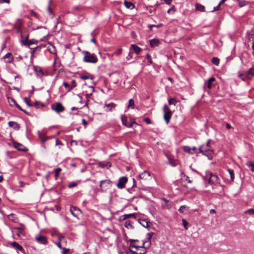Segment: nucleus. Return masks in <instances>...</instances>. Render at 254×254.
Wrapping results in <instances>:
<instances>
[{
  "instance_id": "72a5a7b5",
  "label": "nucleus",
  "mask_w": 254,
  "mask_h": 254,
  "mask_svg": "<svg viewBox=\"0 0 254 254\" xmlns=\"http://www.w3.org/2000/svg\"><path fill=\"white\" fill-rule=\"evenodd\" d=\"M237 1L238 2L239 5L241 7L245 6L248 3V2L246 0H237Z\"/></svg>"
},
{
  "instance_id": "e2e57ef3",
  "label": "nucleus",
  "mask_w": 254,
  "mask_h": 254,
  "mask_svg": "<svg viewBox=\"0 0 254 254\" xmlns=\"http://www.w3.org/2000/svg\"><path fill=\"white\" fill-rule=\"evenodd\" d=\"M9 2H10V0H0V3H9Z\"/></svg>"
},
{
  "instance_id": "de8ad7c7",
  "label": "nucleus",
  "mask_w": 254,
  "mask_h": 254,
  "mask_svg": "<svg viewBox=\"0 0 254 254\" xmlns=\"http://www.w3.org/2000/svg\"><path fill=\"white\" fill-rule=\"evenodd\" d=\"M182 222H183V225L184 227H185V229L187 230L188 229L187 225L188 224V223L184 219H183L182 220Z\"/></svg>"
},
{
  "instance_id": "79ce46f5",
  "label": "nucleus",
  "mask_w": 254,
  "mask_h": 254,
  "mask_svg": "<svg viewBox=\"0 0 254 254\" xmlns=\"http://www.w3.org/2000/svg\"><path fill=\"white\" fill-rule=\"evenodd\" d=\"M169 163L173 167L176 166L178 164V162L176 160H169Z\"/></svg>"
},
{
  "instance_id": "1a4fd4ad",
  "label": "nucleus",
  "mask_w": 254,
  "mask_h": 254,
  "mask_svg": "<svg viewBox=\"0 0 254 254\" xmlns=\"http://www.w3.org/2000/svg\"><path fill=\"white\" fill-rule=\"evenodd\" d=\"M127 182V178L126 177L120 178L119 179L118 183L117 184V187L119 189H123L125 187L126 184Z\"/></svg>"
},
{
  "instance_id": "4468645a",
  "label": "nucleus",
  "mask_w": 254,
  "mask_h": 254,
  "mask_svg": "<svg viewBox=\"0 0 254 254\" xmlns=\"http://www.w3.org/2000/svg\"><path fill=\"white\" fill-rule=\"evenodd\" d=\"M3 59L6 63H11L13 61V57L11 53H7L4 57Z\"/></svg>"
},
{
  "instance_id": "6ab92c4d",
  "label": "nucleus",
  "mask_w": 254,
  "mask_h": 254,
  "mask_svg": "<svg viewBox=\"0 0 254 254\" xmlns=\"http://www.w3.org/2000/svg\"><path fill=\"white\" fill-rule=\"evenodd\" d=\"M136 215V213H130V214H124L120 217V219L121 221H124L128 218H130V217L135 218Z\"/></svg>"
},
{
  "instance_id": "37998d69",
  "label": "nucleus",
  "mask_w": 254,
  "mask_h": 254,
  "mask_svg": "<svg viewBox=\"0 0 254 254\" xmlns=\"http://www.w3.org/2000/svg\"><path fill=\"white\" fill-rule=\"evenodd\" d=\"M163 110L164 113H165V112L166 113L171 112L169 108L168 107V106L167 105H165L164 106Z\"/></svg>"
},
{
  "instance_id": "680f3d73",
  "label": "nucleus",
  "mask_w": 254,
  "mask_h": 254,
  "mask_svg": "<svg viewBox=\"0 0 254 254\" xmlns=\"http://www.w3.org/2000/svg\"><path fill=\"white\" fill-rule=\"evenodd\" d=\"M70 212L71 213V214L74 217H76L77 216V215L75 214L74 213V211L73 210V208H71L70 207Z\"/></svg>"
},
{
  "instance_id": "774afa93",
  "label": "nucleus",
  "mask_w": 254,
  "mask_h": 254,
  "mask_svg": "<svg viewBox=\"0 0 254 254\" xmlns=\"http://www.w3.org/2000/svg\"><path fill=\"white\" fill-rule=\"evenodd\" d=\"M82 123L85 126L87 125V121L84 119H83L82 120Z\"/></svg>"
},
{
  "instance_id": "393cba45",
  "label": "nucleus",
  "mask_w": 254,
  "mask_h": 254,
  "mask_svg": "<svg viewBox=\"0 0 254 254\" xmlns=\"http://www.w3.org/2000/svg\"><path fill=\"white\" fill-rule=\"evenodd\" d=\"M34 70L37 73V75L42 76L44 74L42 69L40 67L34 66Z\"/></svg>"
},
{
  "instance_id": "052dcab7",
  "label": "nucleus",
  "mask_w": 254,
  "mask_h": 254,
  "mask_svg": "<svg viewBox=\"0 0 254 254\" xmlns=\"http://www.w3.org/2000/svg\"><path fill=\"white\" fill-rule=\"evenodd\" d=\"M71 207L73 208V210L74 211H77V212H81L80 209H79L78 208H77V207H74V206H71Z\"/></svg>"
},
{
  "instance_id": "c9c22d12",
  "label": "nucleus",
  "mask_w": 254,
  "mask_h": 254,
  "mask_svg": "<svg viewBox=\"0 0 254 254\" xmlns=\"http://www.w3.org/2000/svg\"><path fill=\"white\" fill-rule=\"evenodd\" d=\"M219 61L220 60L218 58L214 57L212 60V63L216 65H218L219 64Z\"/></svg>"
},
{
  "instance_id": "4c0bfd02",
  "label": "nucleus",
  "mask_w": 254,
  "mask_h": 254,
  "mask_svg": "<svg viewBox=\"0 0 254 254\" xmlns=\"http://www.w3.org/2000/svg\"><path fill=\"white\" fill-rule=\"evenodd\" d=\"M169 105H176L177 103V101L175 98H170L168 100Z\"/></svg>"
},
{
  "instance_id": "dca6fc26",
  "label": "nucleus",
  "mask_w": 254,
  "mask_h": 254,
  "mask_svg": "<svg viewBox=\"0 0 254 254\" xmlns=\"http://www.w3.org/2000/svg\"><path fill=\"white\" fill-rule=\"evenodd\" d=\"M13 232H15L17 236L18 237L24 235V230L21 227L14 228Z\"/></svg>"
},
{
  "instance_id": "4d7b16f0",
  "label": "nucleus",
  "mask_w": 254,
  "mask_h": 254,
  "mask_svg": "<svg viewBox=\"0 0 254 254\" xmlns=\"http://www.w3.org/2000/svg\"><path fill=\"white\" fill-rule=\"evenodd\" d=\"M221 5H219V3L217 6L214 7L213 9L211 11V12H214L215 11H217L220 9V7Z\"/></svg>"
},
{
  "instance_id": "bb28decb",
  "label": "nucleus",
  "mask_w": 254,
  "mask_h": 254,
  "mask_svg": "<svg viewBox=\"0 0 254 254\" xmlns=\"http://www.w3.org/2000/svg\"><path fill=\"white\" fill-rule=\"evenodd\" d=\"M11 246L13 248L17 249V250H18L20 251H23V248L20 245H19L17 242H12L11 243Z\"/></svg>"
},
{
  "instance_id": "338daca9",
  "label": "nucleus",
  "mask_w": 254,
  "mask_h": 254,
  "mask_svg": "<svg viewBox=\"0 0 254 254\" xmlns=\"http://www.w3.org/2000/svg\"><path fill=\"white\" fill-rule=\"evenodd\" d=\"M63 250L64 251L62 252L63 254H66L69 251V249H67L64 248Z\"/></svg>"
},
{
  "instance_id": "ea45409f",
  "label": "nucleus",
  "mask_w": 254,
  "mask_h": 254,
  "mask_svg": "<svg viewBox=\"0 0 254 254\" xmlns=\"http://www.w3.org/2000/svg\"><path fill=\"white\" fill-rule=\"evenodd\" d=\"M124 226L127 228H131L132 227V225L130 221H127L125 222Z\"/></svg>"
},
{
  "instance_id": "6e6d98bb",
  "label": "nucleus",
  "mask_w": 254,
  "mask_h": 254,
  "mask_svg": "<svg viewBox=\"0 0 254 254\" xmlns=\"http://www.w3.org/2000/svg\"><path fill=\"white\" fill-rule=\"evenodd\" d=\"M144 121L148 125H149V124H151V121L150 120V119L148 118H145L144 119Z\"/></svg>"
},
{
  "instance_id": "a19ab883",
  "label": "nucleus",
  "mask_w": 254,
  "mask_h": 254,
  "mask_svg": "<svg viewBox=\"0 0 254 254\" xmlns=\"http://www.w3.org/2000/svg\"><path fill=\"white\" fill-rule=\"evenodd\" d=\"M8 126L11 127H13V125H15L16 126H17V129H19L20 128L19 125L17 123H16V122L10 121V122H8Z\"/></svg>"
},
{
  "instance_id": "5701e85b",
  "label": "nucleus",
  "mask_w": 254,
  "mask_h": 254,
  "mask_svg": "<svg viewBox=\"0 0 254 254\" xmlns=\"http://www.w3.org/2000/svg\"><path fill=\"white\" fill-rule=\"evenodd\" d=\"M124 4H125V6L127 8H128V9H132L134 7V4L132 2H129V1H127L125 0L124 1Z\"/></svg>"
},
{
  "instance_id": "39448f33",
  "label": "nucleus",
  "mask_w": 254,
  "mask_h": 254,
  "mask_svg": "<svg viewBox=\"0 0 254 254\" xmlns=\"http://www.w3.org/2000/svg\"><path fill=\"white\" fill-rule=\"evenodd\" d=\"M111 181L109 180H102L100 182L99 191H104L111 187Z\"/></svg>"
},
{
  "instance_id": "58836bf2",
  "label": "nucleus",
  "mask_w": 254,
  "mask_h": 254,
  "mask_svg": "<svg viewBox=\"0 0 254 254\" xmlns=\"http://www.w3.org/2000/svg\"><path fill=\"white\" fill-rule=\"evenodd\" d=\"M61 170H62V169L61 168H57V169H55V178L56 180L57 179L59 174V173L61 171Z\"/></svg>"
},
{
  "instance_id": "13d9d810",
  "label": "nucleus",
  "mask_w": 254,
  "mask_h": 254,
  "mask_svg": "<svg viewBox=\"0 0 254 254\" xmlns=\"http://www.w3.org/2000/svg\"><path fill=\"white\" fill-rule=\"evenodd\" d=\"M221 5H219V3L217 6L214 7L213 9L211 11V12H214L215 11H217L220 9V7Z\"/></svg>"
},
{
  "instance_id": "9b49d317",
  "label": "nucleus",
  "mask_w": 254,
  "mask_h": 254,
  "mask_svg": "<svg viewBox=\"0 0 254 254\" xmlns=\"http://www.w3.org/2000/svg\"><path fill=\"white\" fill-rule=\"evenodd\" d=\"M150 174L148 171H144L138 176L139 179L144 180H148L150 178Z\"/></svg>"
},
{
  "instance_id": "09e8293b",
  "label": "nucleus",
  "mask_w": 254,
  "mask_h": 254,
  "mask_svg": "<svg viewBox=\"0 0 254 254\" xmlns=\"http://www.w3.org/2000/svg\"><path fill=\"white\" fill-rule=\"evenodd\" d=\"M146 58L150 64H152V61L151 56L149 54L146 55Z\"/></svg>"
},
{
  "instance_id": "f704fd0d",
  "label": "nucleus",
  "mask_w": 254,
  "mask_h": 254,
  "mask_svg": "<svg viewBox=\"0 0 254 254\" xmlns=\"http://www.w3.org/2000/svg\"><path fill=\"white\" fill-rule=\"evenodd\" d=\"M48 49L51 53H52V54L56 53V49L54 46L50 45V47H48Z\"/></svg>"
},
{
  "instance_id": "c85d7f7f",
  "label": "nucleus",
  "mask_w": 254,
  "mask_h": 254,
  "mask_svg": "<svg viewBox=\"0 0 254 254\" xmlns=\"http://www.w3.org/2000/svg\"><path fill=\"white\" fill-rule=\"evenodd\" d=\"M80 78L83 80H86L88 79H90L91 80L93 79L94 77L92 75H84L80 76Z\"/></svg>"
},
{
  "instance_id": "2f4dec72",
  "label": "nucleus",
  "mask_w": 254,
  "mask_h": 254,
  "mask_svg": "<svg viewBox=\"0 0 254 254\" xmlns=\"http://www.w3.org/2000/svg\"><path fill=\"white\" fill-rule=\"evenodd\" d=\"M228 172L230 175L231 181H233L235 178V175L233 170L230 169H228Z\"/></svg>"
},
{
  "instance_id": "412c9836",
  "label": "nucleus",
  "mask_w": 254,
  "mask_h": 254,
  "mask_svg": "<svg viewBox=\"0 0 254 254\" xmlns=\"http://www.w3.org/2000/svg\"><path fill=\"white\" fill-rule=\"evenodd\" d=\"M139 223L145 228H148L151 224L150 222L147 221L145 219H140L139 220Z\"/></svg>"
},
{
  "instance_id": "aec40b11",
  "label": "nucleus",
  "mask_w": 254,
  "mask_h": 254,
  "mask_svg": "<svg viewBox=\"0 0 254 254\" xmlns=\"http://www.w3.org/2000/svg\"><path fill=\"white\" fill-rule=\"evenodd\" d=\"M172 117V113L171 112H168V113H164L163 118L164 120L165 121L167 124H168L170 122V120Z\"/></svg>"
},
{
  "instance_id": "e433bc0d",
  "label": "nucleus",
  "mask_w": 254,
  "mask_h": 254,
  "mask_svg": "<svg viewBox=\"0 0 254 254\" xmlns=\"http://www.w3.org/2000/svg\"><path fill=\"white\" fill-rule=\"evenodd\" d=\"M100 166L102 167H110L111 164L109 162H102L100 163Z\"/></svg>"
},
{
  "instance_id": "9d476101",
  "label": "nucleus",
  "mask_w": 254,
  "mask_h": 254,
  "mask_svg": "<svg viewBox=\"0 0 254 254\" xmlns=\"http://www.w3.org/2000/svg\"><path fill=\"white\" fill-rule=\"evenodd\" d=\"M196 150V147L194 146L192 147H190V146H185L183 147V150L184 152L188 153L190 154H193L195 152Z\"/></svg>"
},
{
  "instance_id": "bf43d9fd",
  "label": "nucleus",
  "mask_w": 254,
  "mask_h": 254,
  "mask_svg": "<svg viewBox=\"0 0 254 254\" xmlns=\"http://www.w3.org/2000/svg\"><path fill=\"white\" fill-rule=\"evenodd\" d=\"M73 9L76 10H81L82 9V7L80 6H74Z\"/></svg>"
},
{
  "instance_id": "6e6552de",
  "label": "nucleus",
  "mask_w": 254,
  "mask_h": 254,
  "mask_svg": "<svg viewBox=\"0 0 254 254\" xmlns=\"http://www.w3.org/2000/svg\"><path fill=\"white\" fill-rule=\"evenodd\" d=\"M52 109L57 113H61L64 110V107L60 102L53 104Z\"/></svg>"
},
{
  "instance_id": "c03bdc74",
  "label": "nucleus",
  "mask_w": 254,
  "mask_h": 254,
  "mask_svg": "<svg viewBox=\"0 0 254 254\" xmlns=\"http://www.w3.org/2000/svg\"><path fill=\"white\" fill-rule=\"evenodd\" d=\"M134 103L133 100L132 99H130L129 100L128 107V108L132 107L133 108V106H134Z\"/></svg>"
},
{
  "instance_id": "864d4df0",
  "label": "nucleus",
  "mask_w": 254,
  "mask_h": 254,
  "mask_svg": "<svg viewBox=\"0 0 254 254\" xmlns=\"http://www.w3.org/2000/svg\"><path fill=\"white\" fill-rule=\"evenodd\" d=\"M122 49H119L117 51L115 52L114 54L116 55H120L122 54Z\"/></svg>"
},
{
  "instance_id": "5fc2aeb1",
  "label": "nucleus",
  "mask_w": 254,
  "mask_h": 254,
  "mask_svg": "<svg viewBox=\"0 0 254 254\" xmlns=\"http://www.w3.org/2000/svg\"><path fill=\"white\" fill-rule=\"evenodd\" d=\"M13 102H14V103H15V105H16V107H17L19 110H21V111H23L24 113H26V111H24V110H23L21 108V107H20L18 104H17L15 102V101H13Z\"/></svg>"
},
{
  "instance_id": "a18cd8bd",
  "label": "nucleus",
  "mask_w": 254,
  "mask_h": 254,
  "mask_svg": "<svg viewBox=\"0 0 254 254\" xmlns=\"http://www.w3.org/2000/svg\"><path fill=\"white\" fill-rule=\"evenodd\" d=\"M130 252L131 253V254H145L146 251L144 250L142 253H138V252H135L131 250H130Z\"/></svg>"
},
{
  "instance_id": "f257e3e1",
  "label": "nucleus",
  "mask_w": 254,
  "mask_h": 254,
  "mask_svg": "<svg viewBox=\"0 0 254 254\" xmlns=\"http://www.w3.org/2000/svg\"><path fill=\"white\" fill-rule=\"evenodd\" d=\"M210 142L211 140L208 139L206 144L200 145L198 148L199 153L207 157L209 160L213 158L214 154L213 149L210 145Z\"/></svg>"
},
{
  "instance_id": "ddd939ff",
  "label": "nucleus",
  "mask_w": 254,
  "mask_h": 254,
  "mask_svg": "<svg viewBox=\"0 0 254 254\" xmlns=\"http://www.w3.org/2000/svg\"><path fill=\"white\" fill-rule=\"evenodd\" d=\"M163 203H162V208L163 209H169L172 207V202L166 199L165 198H163Z\"/></svg>"
},
{
  "instance_id": "423d86ee",
  "label": "nucleus",
  "mask_w": 254,
  "mask_h": 254,
  "mask_svg": "<svg viewBox=\"0 0 254 254\" xmlns=\"http://www.w3.org/2000/svg\"><path fill=\"white\" fill-rule=\"evenodd\" d=\"M206 178L208 179V183L211 184H215L218 183L219 178L216 175L210 172L206 175Z\"/></svg>"
},
{
  "instance_id": "a211bd4d",
  "label": "nucleus",
  "mask_w": 254,
  "mask_h": 254,
  "mask_svg": "<svg viewBox=\"0 0 254 254\" xmlns=\"http://www.w3.org/2000/svg\"><path fill=\"white\" fill-rule=\"evenodd\" d=\"M36 240L39 243L41 244H46L47 243V241L46 239V238L43 236H40L39 237H37L35 238Z\"/></svg>"
},
{
  "instance_id": "0eeeda50",
  "label": "nucleus",
  "mask_w": 254,
  "mask_h": 254,
  "mask_svg": "<svg viewBox=\"0 0 254 254\" xmlns=\"http://www.w3.org/2000/svg\"><path fill=\"white\" fill-rule=\"evenodd\" d=\"M121 120H122V122L123 123V124L126 127H133V125L134 124H135V125H137V124H136V122H130V123H128L127 122V116H125V115H122L121 116Z\"/></svg>"
},
{
  "instance_id": "20e7f679",
  "label": "nucleus",
  "mask_w": 254,
  "mask_h": 254,
  "mask_svg": "<svg viewBox=\"0 0 254 254\" xmlns=\"http://www.w3.org/2000/svg\"><path fill=\"white\" fill-rule=\"evenodd\" d=\"M239 77L243 81L252 78L254 77V67H251L247 71H244L240 73Z\"/></svg>"
},
{
  "instance_id": "473e14b6",
  "label": "nucleus",
  "mask_w": 254,
  "mask_h": 254,
  "mask_svg": "<svg viewBox=\"0 0 254 254\" xmlns=\"http://www.w3.org/2000/svg\"><path fill=\"white\" fill-rule=\"evenodd\" d=\"M38 136H39V138L42 140V141L43 142H45L46 140H47L49 139L48 137H43L42 134L40 132H38Z\"/></svg>"
},
{
  "instance_id": "3c124183",
  "label": "nucleus",
  "mask_w": 254,
  "mask_h": 254,
  "mask_svg": "<svg viewBox=\"0 0 254 254\" xmlns=\"http://www.w3.org/2000/svg\"><path fill=\"white\" fill-rule=\"evenodd\" d=\"M24 101L28 106L30 107L32 106L30 104V100L28 98L25 97L24 98Z\"/></svg>"
},
{
  "instance_id": "69168bd1",
  "label": "nucleus",
  "mask_w": 254,
  "mask_h": 254,
  "mask_svg": "<svg viewBox=\"0 0 254 254\" xmlns=\"http://www.w3.org/2000/svg\"><path fill=\"white\" fill-rule=\"evenodd\" d=\"M186 177V181H187L189 183H191L192 181L189 179V177L185 175H184Z\"/></svg>"
},
{
  "instance_id": "4be33fe9",
  "label": "nucleus",
  "mask_w": 254,
  "mask_h": 254,
  "mask_svg": "<svg viewBox=\"0 0 254 254\" xmlns=\"http://www.w3.org/2000/svg\"><path fill=\"white\" fill-rule=\"evenodd\" d=\"M116 107V104L113 103H111L108 104H105L104 108H107L105 111L107 112H110L112 110L113 108Z\"/></svg>"
},
{
  "instance_id": "7c9ffc66",
  "label": "nucleus",
  "mask_w": 254,
  "mask_h": 254,
  "mask_svg": "<svg viewBox=\"0 0 254 254\" xmlns=\"http://www.w3.org/2000/svg\"><path fill=\"white\" fill-rule=\"evenodd\" d=\"M144 242L143 243V244L142 246H135L132 244H130L129 245V247L130 248H135V249H136L137 250H138V249H141V248H144Z\"/></svg>"
},
{
  "instance_id": "49530a36",
  "label": "nucleus",
  "mask_w": 254,
  "mask_h": 254,
  "mask_svg": "<svg viewBox=\"0 0 254 254\" xmlns=\"http://www.w3.org/2000/svg\"><path fill=\"white\" fill-rule=\"evenodd\" d=\"M246 213H248L250 215L254 214V209H249L245 212Z\"/></svg>"
},
{
  "instance_id": "8fccbe9b",
  "label": "nucleus",
  "mask_w": 254,
  "mask_h": 254,
  "mask_svg": "<svg viewBox=\"0 0 254 254\" xmlns=\"http://www.w3.org/2000/svg\"><path fill=\"white\" fill-rule=\"evenodd\" d=\"M188 208V207L187 206H186V205H182L180 207L178 211L180 213H183L184 212L183 209Z\"/></svg>"
},
{
  "instance_id": "a878e982",
  "label": "nucleus",
  "mask_w": 254,
  "mask_h": 254,
  "mask_svg": "<svg viewBox=\"0 0 254 254\" xmlns=\"http://www.w3.org/2000/svg\"><path fill=\"white\" fill-rule=\"evenodd\" d=\"M131 48L136 54H138L141 51V49L140 47L134 44L131 45Z\"/></svg>"
},
{
  "instance_id": "f8f14e48",
  "label": "nucleus",
  "mask_w": 254,
  "mask_h": 254,
  "mask_svg": "<svg viewBox=\"0 0 254 254\" xmlns=\"http://www.w3.org/2000/svg\"><path fill=\"white\" fill-rule=\"evenodd\" d=\"M71 82L73 83V85H69L65 82L63 83L64 87L67 89L68 92L70 91L73 88L76 86L75 80H72Z\"/></svg>"
},
{
  "instance_id": "0e129e2a",
  "label": "nucleus",
  "mask_w": 254,
  "mask_h": 254,
  "mask_svg": "<svg viewBox=\"0 0 254 254\" xmlns=\"http://www.w3.org/2000/svg\"><path fill=\"white\" fill-rule=\"evenodd\" d=\"M153 234V233H148L147 234V239H150L152 238Z\"/></svg>"
},
{
  "instance_id": "cd10ccee",
  "label": "nucleus",
  "mask_w": 254,
  "mask_h": 254,
  "mask_svg": "<svg viewBox=\"0 0 254 254\" xmlns=\"http://www.w3.org/2000/svg\"><path fill=\"white\" fill-rule=\"evenodd\" d=\"M215 78L214 77H211L209 79H208L207 80V81L205 82V85L207 86V87L208 88H211L212 86H211V84H212V82H213L214 81H215Z\"/></svg>"
},
{
  "instance_id": "7ed1b4c3",
  "label": "nucleus",
  "mask_w": 254,
  "mask_h": 254,
  "mask_svg": "<svg viewBox=\"0 0 254 254\" xmlns=\"http://www.w3.org/2000/svg\"><path fill=\"white\" fill-rule=\"evenodd\" d=\"M84 54L83 61L85 63L95 64L98 61V58L94 54H91L89 52L83 51L82 52Z\"/></svg>"
},
{
  "instance_id": "c756f323",
  "label": "nucleus",
  "mask_w": 254,
  "mask_h": 254,
  "mask_svg": "<svg viewBox=\"0 0 254 254\" xmlns=\"http://www.w3.org/2000/svg\"><path fill=\"white\" fill-rule=\"evenodd\" d=\"M195 7L197 10L200 11H204L205 7L203 5L197 3L196 4Z\"/></svg>"
},
{
  "instance_id": "2eb2a0df",
  "label": "nucleus",
  "mask_w": 254,
  "mask_h": 254,
  "mask_svg": "<svg viewBox=\"0 0 254 254\" xmlns=\"http://www.w3.org/2000/svg\"><path fill=\"white\" fill-rule=\"evenodd\" d=\"M14 146L19 151H26L28 150L26 147L19 143L14 142Z\"/></svg>"
},
{
  "instance_id": "f3484780",
  "label": "nucleus",
  "mask_w": 254,
  "mask_h": 254,
  "mask_svg": "<svg viewBox=\"0 0 254 254\" xmlns=\"http://www.w3.org/2000/svg\"><path fill=\"white\" fill-rule=\"evenodd\" d=\"M150 45L152 48H155L159 46L160 43L159 40L157 39H153L149 40Z\"/></svg>"
},
{
  "instance_id": "f03ea898",
  "label": "nucleus",
  "mask_w": 254,
  "mask_h": 254,
  "mask_svg": "<svg viewBox=\"0 0 254 254\" xmlns=\"http://www.w3.org/2000/svg\"><path fill=\"white\" fill-rule=\"evenodd\" d=\"M28 36L27 35H24L23 34H21V43L25 46H28L29 48L31 49H36L37 48V46L34 47V48H31L30 46L32 45H37L38 41L34 39H31L30 40H28Z\"/></svg>"
},
{
  "instance_id": "603ef678",
  "label": "nucleus",
  "mask_w": 254,
  "mask_h": 254,
  "mask_svg": "<svg viewBox=\"0 0 254 254\" xmlns=\"http://www.w3.org/2000/svg\"><path fill=\"white\" fill-rule=\"evenodd\" d=\"M77 186V183L75 182H71L68 185L69 188H72L73 187H76Z\"/></svg>"
},
{
  "instance_id": "b1692460",
  "label": "nucleus",
  "mask_w": 254,
  "mask_h": 254,
  "mask_svg": "<svg viewBox=\"0 0 254 254\" xmlns=\"http://www.w3.org/2000/svg\"><path fill=\"white\" fill-rule=\"evenodd\" d=\"M246 165L250 169V170L253 172H254V163L251 161H248L246 163Z\"/></svg>"
}]
</instances>
